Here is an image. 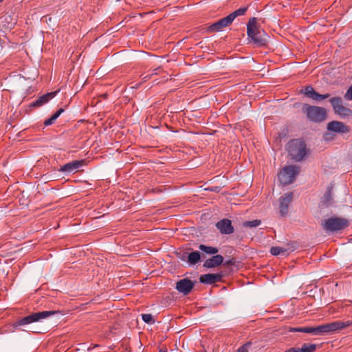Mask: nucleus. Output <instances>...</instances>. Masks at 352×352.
Here are the masks:
<instances>
[{"mask_svg": "<svg viewBox=\"0 0 352 352\" xmlns=\"http://www.w3.org/2000/svg\"><path fill=\"white\" fill-rule=\"evenodd\" d=\"M251 345V342H247L240 346L236 352H248V347Z\"/></svg>", "mask_w": 352, "mask_h": 352, "instance_id": "c85d7f7f", "label": "nucleus"}, {"mask_svg": "<svg viewBox=\"0 0 352 352\" xmlns=\"http://www.w3.org/2000/svg\"><path fill=\"white\" fill-rule=\"evenodd\" d=\"M293 192H287L282 195L280 198V213L281 216H285L287 214L289 205L292 201Z\"/></svg>", "mask_w": 352, "mask_h": 352, "instance_id": "ddd939ff", "label": "nucleus"}, {"mask_svg": "<svg viewBox=\"0 0 352 352\" xmlns=\"http://www.w3.org/2000/svg\"><path fill=\"white\" fill-rule=\"evenodd\" d=\"M234 263H235V259L231 258L230 260L226 261L224 263V265L228 266V265H234Z\"/></svg>", "mask_w": 352, "mask_h": 352, "instance_id": "f704fd0d", "label": "nucleus"}, {"mask_svg": "<svg viewBox=\"0 0 352 352\" xmlns=\"http://www.w3.org/2000/svg\"><path fill=\"white\" fill-rule=\"evenodd\" d=\"M317 349L316 344L304 343L299 348V352H315Z\"/></svg>", "mask_w": 352, "mask_h": 352, "instance_id": "a878e982", "label": "nucleus"}, {"mask_svg": "<svg viewBox=\"0 0 352 352\" xmlns=\"http://www.w3.org/2000/svg\"><path fill=\"white\" fill-rule=\"evenodd\" d=\"M160 352H167L166 349H160Z\"/></svg>", "mask_w": 352, "mask_h": 352, "instance_id": "4c0bfd02", "label": "nucleus"}, {"mask_svg": "<svg viewBox=\"0 0 352 352\" xmlns=\"http://www.w3.org/2000/svg\"><path fill=\"white\" fill-rule=\"evenodd\" d=\"M64 109L60 108L56 113H54L52 116L56 120L62 113L64 112Z\"/></svg>", "mask_w": 352, "mask_h": 352, "instance_id": "473e14b6", "label": "nucleus"}, {"mask_svg": "<svg viewBox=\"0 0 352 352\" xmlns=\"http://www.w3.org/2000/svg\"><path fill=\"white\" fill-rule=\"evenodd\" d=\"M215 226L221 234H231L234 231L232 221L228 219H221L216 223Z\"/></svg>", "mask_w": 352, "mask_h": 352, "instance_id": "9b49d317", "label": "nucleus"}, {"mask_svg": "<svg viewBox=\"0 0 352 352\" xmlns=\"http://www.w3.org/2000/svg\"><path fill=\"white\" fill-rule=\"evenodd\" d=\"M162 71V68L160 67H158L153 70L152 73H151V76L153 75L158 74Z\"/></svg>", "mask_w": 352, "mask_h": 352, "instance_id": "c9c22d12", "label": "nucleus"}, {"mask_svg": "<svg viewBox=\"0 0 352 352\" xmlns=\"http://www.w3.org/2000/svg\"><path fill=\"white\" fill-rule=\"evenodd\" d=\"M289 155L296 161H302L308 154L306 144L302 140L294 139L290 140L287 144Z\"/></svg>", "mask_w": 352, "mask_h": 352, "instance_id": "f03ea898", "label": "nucleus"}, {"mask_svg": "<svg viewBox=\"0 0 352 352\" xmlns=\"http://www.w3.org/2000/svg\"><path fill=\"white\" fill-rule=\"evenodd\" d=\"M322 100L327 99L330 97L329 94H322Z\"/></svg>", "mask_w": 352, "mask_h": 352, "instance_id": "e433bc0d", "label": "nucleus"}, {"mask_svg": "<svg viewBox=\"0 0 352 352\" xmlns=\"http://www.w3.org/2000/svg\"><path fill=\"white\" fill-rule=\"evenodd\" d=\"M256 18L252 17L247 24V34L254 44L257 46L265 45L267 43V34L264 30L258 28L256 24Z\"/></svg>", "mask_w": 352, "mask_h": 352, "instance_id": "f257e3e1", "label": "nucleus"}, {"mask_svg": "<svg viewBox=\"0 0 352 352\" xmlns=\"http://www.w3.org/2000/svg\"><path fill=\"white\" fill-rule=\"evenodd\" d=\"M222 277V273L206 274L200 276L199 280L201 283L204 284H213L217 282L221 281Z\"/></svg>", "mask_w": 352, "mask_h": 352, "instance_id": "dca6fc26", "label": "nucleus"}, {"mask_svg": "<svg viewBox=\"0 0 352 352\" xmlns=\"http://www.w3.org/2000/svg\"><path fill=\"white\" fill-rule=\"evenodd\" d=\"M296 247L294 245L293 243H288L286 248L278 246L272 247L270 249V253L274 256H287L289 254V252L294 251Z\"/></svg>", "mask_w": 352, "mask_h": 352, "instance_id": "2eb2a0df", "label": "nucleus"}, {"mask_svg": "<svg viewBox=\"0 0 352 352\" xmlns=\"http://www.w3.org/2000/svg\"><path fill=\"white\" fill-rule=\"evenodd\" d=\"M194 286L195 282L186 278L177 281L175 289L184 295H187L191 292Z\"/></svg>", "mask_w": 352, "mask_h": 352, "instance_id": "9d476101", "label": "nucleus"}, {"mask_svg": "<svg viewBox=\"0 0 352 352\" xmlns=\"http://www.w3.org/2000/svg\"><path fill=\"white\" fill-rule=\"evenodd\" d=\"M352 324V321H335L322 325L316 327V336L331 333L338 330L343 329Z\"/></svg>", "mask_w": 352, "mask_h": 352, "instance_id": "39448f33", "label": "nucleus"}, {"mask_svg": "<svg viewBox=\"0 0 352 352\" xmlns=\"http://www.w3.org/2000/svg\"><path fill=\"white\" fill-rule=\"evenodd\" d=\"M302 112L306 116L307 120L312 122L320 123L327 118V111L321 107L303 104Z\"/></svg>", "mask_w": 352, "mask_h": 352, "instance_id": "7ed1b4c3", "label": "nucleus"}, {"mask_svg": "<svg viewBox=\"0 0 352 352\" xmlns=\"http://www.w3.org/2000/svg\"><path fill=\"white\" fill-rule=\"evenodd\" d=\"M289 332H302L316 335V327H289Z\"/></svg>", "mask_w": 352, "mask_h": 352, "instance_id": "412c9836", "label": "nucleus"}, {"mask_svg": "<svg viewBox=\"0 0 352 352\" xmlns=\"http://www.w3.org/2000/svg\"><path fill=\"white\" fill-rule=\"evenodd\" d=\"M201 260V254L198 251H194L188 254V263L193 265L199 263Z\"/></svg>", "mask_w": 352, "mask_h": 352, "instance_id": "4be33fe9", "label": "nucleus"}, {"mask_svg": "<svg viewBox=\"0 0 352 352\" xmlns=\"http://www.w3.org/2000/svg\"><path fill=\"white\" fill-rule=\"evenodd\" d=\"M327 129L330 132L339 134L348 133L351 130L348 125L336 120L329 122L327 125Z\"/></svg>", "mask_w": 352, "mask_h": 352, "instance_id": "1a4fd4ad", "label": "nucleus"}, {"mask_svg": "<svg viewBox=\"0 0 352 352\" xmlns=\"http://www.w3.org/2000/svg\"><path fill=\"white\" fill-rule=\"evenodd\" d=\"M142 320L147 324H154L155 319L150 314H143L141 315Z\"/></svg>", "mask_w": 352, "mask_h": 352, "instance_id": "cd10ccee", "label": "nucleus"}, {"mask_svg": "<svg viewBox=\"0 0 352 352\" xmlns=\"http://www.w3.org/2000/svg\"><path fill=\"white\" fill-rule=\"evenodd\" d=\"M223 262V257L220 254H217L206 260L204 263V267L206 268H214L221 265Z\"/></svg>", "mask_w": 352, "mask_h": 352, "instance_id": "6ab92c4d", "label": "nucleus"}, {"mask_svg": "<svg viewBox=\"0 0 352 352\" xmlns=\"http://www.w3.org/2000/svg\"><path fill=\"white\" fill-rule=\"evenodd\" d=\"M300 168L296 165H289L285 166L280 172L278 179L283 185L292 184L300 173Z\"/></svg>", "mask_w": 352, "mask_h": 352, "instance_id": "0eeeda50", "label": "nucleus"}, {"mask_svg": "<svg viewBox=\"0 0 352 352\" xmlns=\"http://www.w3.org/2000/svg\"><path fill=\"white\" fill-rule=\"evenodd\" d=\"M60 311H43L39 312L32 313L25 317H23L19 320L16 322L17 326H23L26 324H31L32 322H36L40 321L43 319L47 318L50 316L59 314Z\"/></svg>", "mask_w": 352, "mask_h": 352, "instance_id": "423d86ee", "label": "nucleus"}, {"mask_svg": "<svg viewBox=\"0 0 352 352\" xmlns=\"http://www.w3.org/2000/svg\"><path fill=\"white\" fill-rule=\"evenodd\" d=\"M329 102L336 113L342 118H346L352 114V111L343 105L342 100L340 97H333L330 98Z\"/></svg>", "mask_w": 352, "mask_h": 352, "instance_id": "6e6552de", "label": "nucleus"}, {"mask_svg": "<svg viewBox=\"0 0 352 352\" xmlns=\"http://www.w3.org/2000/svg\"><path fill=\"white\" fill-rule=\"evenodd\" d=\"M55 121H56V120L52 116H51L49 119H47L44 122V125L45 126H50L52 124H54Z\"/></svg>", "mask_w": 352, "mask_h": 352, "instance_id": "7c9ffc66", "label": "nucleus"}, {"mask_svg": "<svg viewBox=\"0 0 352 352\" xmlns=\"http://www.w3.org/2000/svg\"><path fill=\"white\" fill-rule=\"evenodd\" d=\"M199 249L201 250L202 252H205L208 254H216L218 253L219 250L217 248L212 247V246H207L204 244H201L199 245Z\"/></svg>", "mask_w": 352, "mask_h": 352, "instance_id": "393cba45", "label": "nucleus"}, {"mask_svg": "<svg viewBox=\"0 0 352 352\" xmlns=\"http://www.w3.org/2000/svg\"><path fill=\"white\" fill-rule=\"evenodd\" d=\"M344 97L346 100H352V85L347 89Z\"/></svg>", "mask_w": 352, "mask_h": 352, "instance_id": "c756f323", "label": "nucleus"}, {"mask_svg": "<svg viewBox=\"0 0 352 352\" xmlns=\"http://www.w3.org/2000/svg\"><path fill=\"white\" fill-rule=\"evenodd\" d=\"M232 23V21L228 16L221 19L217 22L212 23L211 25L207 28L208 32H219L223 28L228 26Z\"/></svg>", "mask_w": 352, "mask_h": 352, "instance_id": "4468645a", "label": "nucleus"}, {"mask_svg": "<svg viewBox=\"0 0 352 352\" xmlns=\"http://www.w3.org/2000/svg\"><path fill=\"white\" fill-rule=\"evenodd\" d=\"M300 93L316 101H320L322 100V94L316 92L311 85L305 87L300 91Z\"/></svg>", "mask_w": 352, "mask_h": 352, "instance_id": "f3484780", "label": "nucleus"}, {"mask_svg": "<svg viewBox=\"0 0 352 352\" xmlns=\"http://www.w3.org/2000/svg\"><path fill=\"white\" fill-rule=\"evenodd\" d=\"M321 225L326 232H335L347 228L349 226V221L345 218L333 216L324 219Z\"/></svg>", "mask_w": 352, "mask_h": 352, "instance_id": "20e7f679", "label": "nucleus"}, {"mask_svg": "<svg viewBox=\"0 0 352 352\" xmlns=\"http://www.w3.org/2000/svg\"><path fill=\"white\" fill-rule=\"evenodd\" d=\"M322 201L323 205H325L326 206L333 204L332 188H329L327 190L323 196Z\"/></svg>", "mask_w": 352, "mask_h": 352, "instance_id": "5701e85b", "label": "nucleus"}, {"mask_svg": "<svg viewBox=\"0 0 352 352\" xmlns=\"http://www.w3.org/2000/svg\"><path fill=\"white\" fill-rule=\"evenodd\" d=\"M151 77V74H142L140 75V78L142 80V81H144V82H146V80H148Z\"/></svg>", "mask_w": 352, "mask_h": 352, "instance_id": "72a5a7b5", "label": "nucleus"}, {"mask_svg": "<svg viewBox=\"0 0 352 352\" xmlns=\"http://www.w3.org/2000/svg\"><path fill=\"white\" fill-rule=\"evenodd\" d=\"M188 254L187 252H180L178 254V257L182 260V261H188Z\"/></svg>", "mask_w": 352, "mask_h": 352, "instance_id": "2f4dec72", "label": "nucleus"}, {"mask_svg": "<svg viewBox=\"0 0 352 352\" xmlns=\"http://www.w3.org/2000/svg\"><path fill=\"white\" fill-rule=\"evenodd\" d=\"M248 7H242L239 8L238 10L234 11L233 12L230 13L228 16L230 19L231 21L232 22L235 18H236L239 16H242L245 14V12L248 10Z\"/></svg>", "mask_w": 352, "mask_h": 352, "instance_id": "b1692460", "label": "nucleus"}, {"mask_svg": "<svg viewBox=\"0 0 352 352\" xmlns=\"http://www.w3.org/2000/svg\"><path fill=\"white\" fill-rule=\"evenodd\" d=\"M56 92H50L46 94H44L40 96L35 101H34L30 106L34 107H41L48 102L51 99H52L56 96Z\"/></svg>", "mask_w": 352, "mask_h": 352, "instance_id": "aec40b11", "label": "nucleus"}, {"mask_svg": "<svg viewBox=\"0 0 352 352\" xmlns=\"http://www.w3.org/2000/svg\"><path fill=\"white\" fill-rule=\"evenodd\" d=\"M84 164V160H74L60 166L59 170L66 174L74 173Z\"/></svg>", "mask_w": 352, "mask_h": 352, "instance_id": "f8f14e48", "label": "nucleus"}, {"mask_svg": "<svg viewBox=\"0 0 352 352\" xmlns=\"http://www.w3.org/2000/svg\"><path fill=\"white\" fill-rule=\"evenodd\" d=\"M261 223V221L258 219H254L252 221H247L243 223L244 227L249 228H256L260 226Z\"/></svg>", "mask_w": 352, "mask_h": 352, "instance_id": "bb28decb", "label": "nucleus"}, {"mask_svg": "<svg viewBox=\"0 0 352 352\" xmlns=\"http://www.w3.org/2000/svg\"><path fill=\"white\" fill-rule=\"evenodd\" d=\"M16 23V17L11 14H6L1 16L2 26L6 31L11 30Z\"/></svg>", "mask_w": 352, "mask_h": 352, "instance_id": "a211bd4d", "label": "nucleus"}]
</instances>
